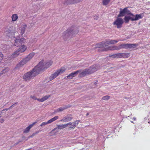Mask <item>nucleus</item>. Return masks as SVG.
<instances>
[{"label":"nucleus","instance_id":"nucleus-1","mask_svg":"<svg viewBox=\"0 0 150 150\" xmlns=\"http://www.w3.org/2000/svg\"><path fill=\"white\" fill-rule=\"evenodd\" d=\"M52 61L51 60L45 63L44 61L42 60L35 66V68H37L40 73V71L44 70L49 68L52 65Z\"/></svg>","mask_w":150,"mask_h":150},{"label":"nucleus","instance_id":"nucleus-2","mask_svg":"<svg viewBox=\"0 0 150 150\" xmlns=\"http://www.w3.org/2000/svg\"><path fill=\"white\" fill-rule=\"evenodd\" d=\"M39 74V72L37 68H35V67L31 71L25 73L23 75V78L25 81H29Z\"/></svg>","mask_w":150,"mask_h":150},{"label":"nucleus","instance_id":"nucleus-3","mask_svg":"<svg viewBox=\"0 0 150 150\" xmlns=\"http://www.w3.org/2000/svg\"><path fill=\"white\" fill-rule=\"evenodd\" d=\"M78 33V30H76L73 27H71L63 33L62 34V36L63 38L65 39L68 38L70 36L72 37L73 36H74V35L77 34Z\"/></svg>","mask_w":150,"mask_h":150},{"label":"nucleus","instance_id":"nucleus-4","mask_svg":"<svg viewBox=\"0 0 150 150\" xmlns=\"http://www.w3.org/2000/svg\"><path fill=\"white\" fill-rule=\"evenodd\" d=\"M35 54L34 52H32L30 53L26 57L23 59L17 65V67H21L26 64L33 57Z\"/></svg>","mask_w":150,"mask_h":150},{"label":"nucleus","instance_id":"nucleus-5","mask_svg":"<svg viewBox=\"0 0 150 150\" xmlns=\"http://www.w3.org/2000/svg\"><path fill=\"white\" fill-rule=\"evenodd\" d=\"M66 70L64 67H62L59 69L57 70L53 74H52L50 77L49 79L50 81L52 80L57 77L59 75L64 72Z\"/></svg>","mask_w":150,"mask_h":150},{"label":"nucleus","instance_id":"nucleus-6","mask_svg":"<svg viewBox=\"0 0 150 150\" xmlns=\"http://www.w3.org/2000/svg\"><path fill=\"white\" fill-rule=\"evenodd\" d=\"M124 21L121 18H118L113 22V24L116 26L118 29L121 28L122 25Z\"/></svg>","mask_w":150,"mask_h":150},{"label":"nucleus","instance_id":"nucleus-7","mask_svg":"<svg viewBox=\"0 0 150 150\" xmlns=\"http://www.w3.org/2000/svg\"><path fill=\"white\" fill-rule=\"evenodd\" d=\"M80 122V120H76L73 122H69L67 123V127L69 130L74 129Z\"/></svg>","mask_w":150,"mask_h":150},{"label":"nucleus","instance_id":"nucleus-8","mask_svg":"<svg viewBox=\"0 0 150 150\" xmlns=\"http://www.w3.org/2000/svg\"><path fill=\"white\" fill-rule=\"evenodd\" d=\"M25 39L23 38H20L18 37L15 40L14 45L16 46H19L22 43H25Z\"/></svg>","mask_w":150,"mask_h":150},{"label":"nucleus","instance_id":"nucleus-9","mask_svg":"<svg viewBox=\"0 0 150 150\" xmlns=\"http://www.w3.org/2000/svg\"><path fill=\"white\" fill-rule=\"evenodd\" d=\"M138 46V44H122L120 45L121 49H127L128 48H134Z\"/></svg>","mask_w":150,"mask_h":150},{"label":"nucleus","instance_id":"nucleus-10","mask_svg":"<svg viewBox=\"0 0 150 150\" xmlns=\"http://www.w3.org/2000/svg\"><path fill=\"white\" fill-rule=\"evenodd\" d=\"M131 16H130L131 20L132 21H137L143 18L142 14L134 15L133 14H131Z\"/></svg>","mask_w":150,"mask_h":150},{"label":"nucleus","instance_id":"nucleus-11","mask_svg":"<svg viewBox=\"0 0 150 150\" xmlns=\"http://www.w3.org/2000/svg\"><path fill=\"white\" fill-rule=\"evenodd\" d=\"M121 49L120 45L119 46H111L108 47L106 49H104L103 51L118 50Z\"/></svg>","mask_w":150,"mask_h":150},{"label":"nucleus","instance_id":"nucleus-12","mask_svg":"<svg viewBox=\"0 0 150 150\" xmlns=\"http://www.w3.org/2000/svg\"><path fill=\"white\" fill-rule=\"evenodd\" d=\"M121 49L120 45L119 46H111L108 47L106 49H104L103 51L118 50Z\"/></svg>","mask_w":150,"mask_h":150},{"label":"nucleus","instance_id":"nucleus-13","mask_svg":"<svg viewBox=\"0 0 150 150\" xmlns=\"http://www.w3.org/2000/svg\"><path fill=\"white\" fill-rule=\"evenodd\" d=\"M93 72L89 71L88 69H86L81 72L79 75V77H84L87 74H90L92 73Z\"/></svg>","mask_w":150,"mask_h":150},{"label":"nucleus","instance_id":"nucleus-14","mask_svg":"<svg viewBox=\"0 0 150 150\" xmlns=\"http://www.w3.org/2000/svg\"><path fill=\"white\" fill-rule=\"evenodd\" d=\"M105 45V43L104 42H101L99 43L98 44H97L96 45L95 47V48H100V49H99V51H103V50L104 49H106V48H105L103 47Z\"/></svg>","mask_w":150,"mask_h":150},{"label":"nucleus","instance_id":"nucleus-15","mask_svg":"<svg viewBox=\"0 0 150 150\" xmlns=\"http://www.w3.org/2000/svg\"><path fill=\"white\" fill-rule=\"evenodd\" d=\"M73 117H72V115L71 114H69L68 115L64 117L60 121L61 122H66L71 121Z\"/></svg>","mask_w":150,"mask_h":150},{"label":"nucleus","instance_id":"nucleus-16","mask_svg":"<svg viewBox=\"0 0 150 150\" xmlns=\"http://www.w3.org/2000/svg\"><path fill=\"white\" fill-rule=\"evenodd\" d=\"M81 70H78L75 72H72L67 77L69 79H71L73 77L76 76L78 74V73L81 72Z\"/></svg>","mask_w":150,"mask_h":150},{"label":"nucleus","instance_id":"nucleus-17","mask_svg":"<svg viewBox=\"0 0 150 150\" xmlns=\"http://www.w3.org/2000/svg\"><path fill=\"white\" fill-rule=\"evenodd\" d=\"M118 58H127L130 56V53H118Z\"/></svg>","mask_w":150,"mask_h":150},{"label":"nucleus","instance_id":"nucleus-18","mask_svg":"<svg viewBox=\"0 0 150 150\" xmlns=\"http://www.w3.org/2000/svg\"><path fill=\"white\" fill-rule=\"evenodd\" d=\"M6 32L8 33L12 34L14 33L15 31V28L13 26H10L8 28L6 29Z\"/></svg>","mask_w":150,"mask_h":150},{"label":"nucleus","instance_id":"nucleus-19","mask_svg":"<svg viewBox=\"0 0 150 150\" xmlns=\"http://www.w3.org/2000/svg\"><path fill=\"white\" fill-rule=\"evenodd\" d=\"M120 40H106L105 42V46H106V45H110L111 44H114L117 43Z\"/></svg>","mask_w":150,"mask_h":150},{"label":"nucleus","instance_id":"nucleus-20","mask_svg":"<svg viewBox=\"0 0 150 150\" xmlns=\"http://www.w3.org/2000/svg\"><path fill=\"white\" fill-rule=\"evenodd\" d=\"M37 123V122H35L33 123L32 124L30 125L27 127H26L23 130V133H28L30 129L33 126Z\"/></svg>","mask_w":150,"mask_h":150},{"label":"nucleus","instance_id":"nucleus-21","mask_svg":"<svg viewBox=\"0 0 150 150\" xmlns=\"http://www.w3.org/2000/svg\"><path fill=\"white\" fill-rule=\"evenodd\" d=\"M98 69V66L96 65H93L92 67H90L88 69L89 70V71H91V72H93V73L97 71Z\"/></svg>","mask_w":150,"mask_h":150},{"label":"nucleus","instance_id":"nucleus-22","mask_svg":"<svg viewBox=\"0 0 150 150\" xmlns=\"http://www.w3.org/2000/svg\"><path fill=\"white\" fill-rule=\"evenodd\" d=\"M27 49V47L24 45H21L18 49V50L21 53L24 52Z\"/></svg>","mask_w":150,"mask_h":150},{"label":"nucleus","instance_id":"nucleus-23","mask_svg":"<svg viewBox=\"0 0 150 150\" xmlns=\"http://www.w3.org/2000/svg\"><path fill=\"white\" fill-rule=\"evenodd\" d=\"M27 27V26L26 25H22L20 28V30H21V33L22 35L24 33V32L25 31V30L26 29V28Z\"/></svg>","mask_w":150,"mask_h":150},{"label":"nucleus","instance_id":"nucleus-24","mask_svg":"<svg viewBox=\"0 0 150 150\" xmlns=\"http://www.w3.org/2000/svg\"><path fill=\"white\" fill-rule=\"evenodd\" d=\"M127 10V8H124L122 10H120V13L118 15V17L124 16L125 14L126 13V11Z\"/></svg>","mask_w":150,"mask_h":150},{"label":"nucleus","instance_id":"nucleus-25","mask_svg":"<svg viewBox=\"0 0 150 150\" xmlns=\"http://www.w3.org/2000/svg\"><path fill=\"white\" fill-rule=\"evenodd\" d=\"M50 97V95L46 96L43 97L42 98L38 99V101L40 102H43L45 100H47Z\"/></svg>","mask_w":150,"mask_h":150},{"label":"nucleus","instance_id":"nucleus-26","mask_svg":"<svg viewBox=\"0 0 150 150\" xmlns=\"http://www.w3.org/2000/svg\"><path fill=\"white\" fill-rule=\"evenodd\" d=\"M20 53V52L18 50H16L15 52L14 53L11 55V57L12 58H15L17 57Z\"/></svg>","mask_w":150,"mask_h":150},{"label":"nucleus","instance_id":"nucleus-27","mask_svg":"<svg viewBox=\"0 0 150 150\" xmlns=\"http://www.w3.org/2000/svg\"><path fill=\"white\" fill-rule=\"evenodd\" d=\"M18 18V16L16 14H13L11 16L12 20L13 21H16Z\"/></svg>","mask_w":150,"mask_h":150},{"label":"nucleus","instance_id":"nucleus-28","mask_svg":"<svg viewBox=\"0 0 150 150\" xmlns=\"http://www.w3.org/2000/svg\"><path fill=\"white\" fill-rule=\"evenodd\" d=\"M58 116H56L54 117L49 120L47 122L48 124L51 123L58 119Z\"/></svg>","mask_w":150,"mask_h":150},{"label":"nucleus","instance_id":"nucleus-29","mask_svg":"<svg viewBox=\"0 0 150 150\" xmlns=\"http://www.w3.org/2000/svg\"><path fill=\"white\" fill-rule=\"evenodd\" d=\"M57 128L59 129H62L67 127V124L57 125Z\"/></svg>","mask_w":150,"mask_h":150},{"label":"nucleus","instance_id":"nucleus-30","mask_svg":"<svg viewBox=\"0 0 150 150\" xmlns=\"http://www.w3.org/2000/svg\"><path fill=\"white\" fill-rule=\"evenodd\" d=\"M70 107V106H65L64 107H61L57 109V111L59 112L62 111Z\"/></svg>","mask_w":150,"mask_h":150},{"label":"nucleus","instance_id":"nucleus-31","mask_svg":"<svg viewBox=\"0 0 150 150\" xmlns=\"http://www.w3.org/2000/svg\"><path fill=\"white\" fill-rule=\"evenodd\" d=\"M124 20L125 21V22L126 23H127L129 21V20H131V18L130 17V16H125L124 18Z\"/></svg>","mask_w":150,"mask_h":150},{"label":"nucleus","instance_id":"nucleus-32","mask_svg":"<svg viewBox=\"0 0 150 150\" xmlns=\"http://www.w3.org/2000/svg\"><path fill=\"white\" fill-rule=\"evenodd\" d=\"M110 0H103V4L106 5L108 4Z\"/></svg>","mask_w":150,"mask_h":150},{"label":"nucleus","instance_id":"nucleus-33","mask_svg":"<svg viewBox=\"0 0 150 150\" xmlns=\"http://www.w3.org/2000/svg\"><path fill=\"white\" fill-rule=\"evenodd\" d=\"M110 98V97L108 96H106L103 97L102 99L104 100H108Z\"/></svg>","mask_w":150,"mask_h":150},{"label":"nucleus","instance_id":"nucleus-34","mask_svg":"<svg viewBox=\"0 0 150 150\" xmlns=\"http://www.w3.org/2000/svg\"><path fill=\"white\" fill-rule=\"evenodd\" d=\"M118 54H114L111 55H110L109 56L110 57H112L113 58H118Z\"/></svg>","mask_w":150,"mask_h":150},{"label":"nucleus","instance_id":"nucleus-35","mask_svg":"<svg viewBox=\"0 0 150 150\" xmlns=\"http://www.w3.org/2000/svg\"><path fill=\"white\" fill-rule=\"evenodd\" d=\"M126 13L127 14L130 15H131V14H132V13H131L130 11L128 10L127 8V10L126 11Z\"/></svg>","mask_w":150,"mask_h":150},{"label":"nucleus","instance_id":"nucleus-36","mask_svg":"<svg viewBox=\"0 0 150 150\" xmlns=\"http://www.w3.org/2000/svg\"><path fill=\"white\" fill-rule=\"evenodd\" d=\"M48 123L47 122H43L41 123V124L40 125V126L41 127L45 126L46 125L48 124Z\"/></svg>","mask_w":150,"mask_h":150},{"label":"nucleus","instance_id":"nucleus-37","mask_svg":"<svg viewBox=\"0 0 150 150\" xmlns=\"http://www.w3.org/2000/svg\"><path fill=\"white\" fill-rule=\"evenodd\" d=\"M30 97L32 98V99H33V100H37L38 101V99H39V98H37L35 96H31Z\"/></svg>","mask_w":150,"mask_h":150},{"label":"nucleus","instance_id":"nucleus-38","mask_svg":"<svg viewBox=\"0 0 150 150\" xmlns=\"http://www.w3.org/2000/svg\"><path fill=\"white\" fill-rule=\"evenodd\" d=\"M35 135L34 134V133H33V134H32V135H30V136H29L28 137V138L29 139V138H30L33 137H34Z\"/></svg>","mask_w":150,"mask_h":150},{"label":"nucleus","instance_id":"nucleus-39","mask_svg":"<svg viewBox=\"0 0 150 150\" xmlns=\"http://www.w3.org/2000/svg\"><path fill=\"white\" fill-rule=\"evenodd\" d=\"M5 71V70H3V71L0 73V77H1V76L4 74V71Z\"/></svg>","mask_w":150,"mask_h":150},{"label":"nucleus","instance_id":"nucleus-40","mask_svg":"<svg viewBox=\"0 0 150 150\" xmlns=\"http://www.w3.org/2000/svg\"><path fill=\"white\" fill-rule=\"evenodd\" d=\"M39 132V131H38L35 132L34 133V134L35 135L36 134H38Z\"/></svg>","mask_w":150,"mask_h":150},{"label":"nucleus","instance_id":"nucleus-41","mask_svg":"<svg viewBox=\"0 0 150 150\" xmlns=\"http://www.w3.org/2000/svg\"><path fill=\"white\" fill-rule=\"evenodd\" d=\"M10 109V108H7V109H4L3 110H9V109Z\"/></svg>","mask_w":150,"mask_h":150},{"label":"nucleus","instance_id":"nucleus-42","mask_svg":"<svg viewBox=\"0 0 150 150\" xmlns=\"http://www.w3.org/2000/svg\"><path fill=\"white\" fill-rule=\"evenodd\" d=\"M14 104H13V105H11L9 108H10V109L11 108V107H13L14 106Z\"/></svg>","mask_w":150,"mask_h":150},{"label":"nucleus","instance_id":"nucleus-43","mask_svg":"<svg viewBox=\"0 0 150 150\" xmlns=\"http://www.w3.org/2000/svg\"><path fill=\"white\" fill-rule=\"evenodd\" d=\"M56 129V128H55L54 129H53L52 130V132L54 131Z\"/></svg>","mask_w":150,"mask_h":150},{"label":"nucleus","instance_id":"nucleus-44","mask_svg":"<svg viewBox=\"0 0 150 150\" xmlns=\"http://www.w3.org/2000/svg\"><path fill=\"white\" fill-rule=\"evenodd\" d=\"M133 119H134V120H136V118H135V117H134V118H133Z\"/></svg>","mask_w":150,"mask_h":150},{"label":"nucleus","instance_id":"nucleus-45","mask_svg":"<svg viewBox=\"0 0 150 150\" xmlns=\"http://www.w3.org/2000/svg\"><path fill=\"white\" fill-rule=\"evenodd\" d=\"M89 115V113H88L86 114V115L88 116Z\"/></svg>","mask_w":150,"mask_h":150},{"label":"nucleus","instance_id":"nucleus-46","mask_svg":"<svg viewBox=\"0 0 150 150\" xmlns=\"http://www.w3.org/2000/svg\"><path fill=\"white\" fill-rule=\"evenodd\" d=\"M1 113H0V117H1Z\"/></svg>","mask_w":150,"mask_h":150},{"label":"nucleus","instance_id":"nucleus-47","mask_svg":"<svg viewBox=\"0 0 150 150\" xmlns=\"http://www.w3.org/2000/svg\"><path fill=\"white\" fill-rule=\"evenodd\" d=\"M4 121V120H2V122H3Z\"/></svg>","mask_w":150,"mask_h":150},{"label":"nucleus","instance_id":"nucleus-48","mask_svg":"<svg viewBox=\"0 0 150 150\" xmlns=\"http://www.w3.org/2000/svg\"><path fill=\"white\" fill-rule=\"evenodd\" d=\"M17 102L16 103H15V104H17Z\"/></svg>","mask_w":150,"mask_h":150},{"label":"nucleus","instance_id":"nucleus-49","mask_svg":"<svg viewBox=\"0 0 150 150\" xmlns=\"http://www.w3.org/2000/svg\"><path fill=\"white\" fill-rule=\"evenodd\" d=\"M95 83L96 84H97V83H96H96Z\"/></svg>","mask_w":150,"mask_h":150},{"label":"nucleus","instance_id":"nucleus-50","mask_svg":"<svg viewBox=\"0 0 150 150\" xmlns=\"http://www.w3.org/2000/svg\"><path fill=\"white\" fill-rule=\"evenodd\" d=\"M120 10H122V8H120Z\"/></svg>","mask_w":150,"mask_h":150}]
</instances>
